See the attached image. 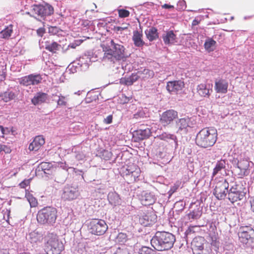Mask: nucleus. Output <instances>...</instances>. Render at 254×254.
<instances>
[{"mask_svg":"<svg viewBox=\"0 0 254 254\" xmlns=\"http://www.w3.org/2000/svg\"><path fill=\"white\" fill-rule=\"evenodd\" d=\"M17 172H18V171H16V172H15L14 173V176H16V175L17 174Z\"/></svg>","mask_w":254,"mask_h":254,"instance_id":"774afa93","label":"nucleus"},{"mask_svg":"<svg viewBox=\"0 0 254 254\" xmlns=\"http://www.w3.org/2000/svg\"><path fill=\"white\" fill-rule=\"evenodd\" d=\"M216 42L212 38L207 39L204 44L205 50L208 52H212L216 47Z\"/></svg>","mask_w":254,"mask_h":254,"instance_id":"bb28decb","label":"nucleus"},{"mask_svg":"<svg viewBox=\"0 0 254 254\" xmlns=\"http://www.w3.org/2000/svg\"><path fill=\"white\" fill-rule=\"evenodd\" d=\"M190 119L189 117L180 119L177 123L180 130L186 129L189 126V123Z\"/></svg>","mask_w":254,"mask_h":254,"instance_id":"2f4dec72","label":"nucleus"},{"mask_svg":"<svg viewBox=\"0 0 254 254\" xmlns=\"http://www.w3.org/2000/svg\"><path fill=\"white\" fill-rule=\"evenodd\" d=\"M251 209L253 212H254V200H253L251 203Z\"/></svg>","mask_w":254,"mask_h":254,"instance_id":"0e129e2a","label":"nucleus"},{"mask_svg":"<svg viewBox=\"0 0 254 254\" xmlns=\"http://www.w3.org/2000/svg\"><path fill=\"white\" fill-rule=\"evenodd\" d=\"M2 144H0V153L2 151Z\"/></svg>","mask_w":254,"mask_h":254,"instance_id":"69168bd1","label":"nucleus"},{"mask_svg":"<svg viewBox=\"0 0 254 254\" xmlns=\"http://www.w3.org/2000/svg\"><path fill=\"white\" fill-rule=\"evenodd\" d=\"M0 128L2 129L1 137L2 138L4 137L5 135L9 134L10 132V129L8 127H4L1 126V127H0Z\"/></svg>","mask_w":254,"mask_h":254,"instance_id":"603ef678","label":"nucleus"},{"mask_svg":"<svg viewBox=\"0 0 254 254\" xmlns=\"http://www.w3.org/2000/svg\"><path fill=\"white\" fill-rule=\"evenodd\" d=\"M200 215L199 212L193 210L189 213V217L191 219H196L200 217Z\"/></svg>","mask_w":254,"mask_h":254,"instance_id":"de8ad7c7","label":"nucleus"},{"mask_svg":"<svg viewBox=\"0 0 254 254\" xmlns=\"http://www.w3.org/2000/svg\"><path fill=\"white\" fill-rule=\"evenodd\" d=\"M0 127H1V125H0ZM2 130L1 128H0V137H1V134H2V130Z\"/></svg>","mask_w":254,"mask_h":254,"instance_id":"338daca9","label":"nucleus"},{"mask_svg":"<svg viewBox=\"0 0 254 254\" xmlns=\"http://www.w3.org/2000/svg\"><path fill=\"white\" fill-rule=\"evenodd\" d=\"M217 139V130L214 128L205 127L197 133L195 143L197 146L206 148L213 146Z\"/></svg>","mask_w":254,"mask_h":254,"instance_id":"f03ea898","label":"nucleus"},{"mask_svg":"<svg viewBox=\"0 0 254 254\" xmlns=\"http://www.w3.org/2000/svg\"><path fill=\"white\" fill-rule=\"evenodd\" d=\"M30 78L31 85H38L42 80V76L40 74H30Z\"/></svg>","mask_w":254,"mask_h":254,"instance_id":"c756f323","label":"nucleus"},{"mask_svg":"<svg viewBox=\"0 0 254 254\" xmlns=\"http://www.w3.org/2000/svg\"><path fill=\"white\" fill-rule=\"evenodd\" d=\"M89 227L93 234L99 236L104 234L108 228L104 220L96 219L90 222Z\"/></svg>","mask_w":254,"mask_h":254,"instance_id":"423d86ee","label":"nucleus"},{"mask_svg":"<svg viewBox=\"0 0 254 254\" xmlns=\"http://www.w3.org/2000/svg\"><path fill=\"white\" fill-rule=\"evenodd\" d=\"M67 104L66 97L62 94L59 96V99L57 101V105L59 106H65Z\"/></svg>","mask_w":254,"mask_h":254,"instance_id":"ea45409f","label":"nucleus"},{"mask_svg":"<svg viewBox=\"0 0 254 254\" xmlns=\"http://www.w3.org/2000/svg\"><path fill=\"white\" fill-rule=\"evenodd\" d=\"M30 239L31 243H37L41 241L42 236L37 233L32 232L30 234Z\"/></svg>","mask_w":254,"mask_h":254,"instance_id":"e433bc0d","label":"nucleus"},{"mask_svg":"<svg viewBox=\"0 0 254 254\" xmlns=\"http://www.w3.org/2000/svg\"><path fill=\"white\" fill-rule=\"evenodd\" d=\"M57 217V211L54 207H46L39 210L37 219L39 223L52 224L55 222Z\"/></svg>","mask_w":254,"mask_h":254,"instance_id":"39448f33","label":"nucleus"},{"mask_svg":"<svg viewBox=\"0 0 254 254\" xmlns=\"http://www.w3.org/2000/svg\"><path fill=\"white\" fill-rule=\"evenodd\" d=\"M154 251L150 248L147 247H142L139 249V254H154Z\"/></svg>","mask_w":254,"mask_h":254,"instance_id":"58836bf2","label":"nucleus"},{"mask_svg":"<svg viewBox=\"0 0 254 254\" xmlns=\"http://www.w3.org/2000/svg\"><path fill=\"white\" fill-rule=\"evenodd\" d=\"M40 166L44 172H45L46 170L49 171L53 168L52 164L49 162H42Z\"/></svg>","mask_w":254,"mask_h":254,"instance_id":"79ce46f5","label":"nucleus"},{"mask_svg":"<svg viewBox=\"0 0 254 254\" xmlns=\"http://www.w3.org/2000/svg\"><path fill=\"white\" fill-rule=\"evenodd\" d=\"M178 118L177 111L173 109H169L164 112L160 116V122L164 127L173 123Z\"/></svg>","mask_w":254,"mask_h":254,"instance_id":"6e6552de","label":"nucleus"},{"mask_svg":"<svg viewBox=\"0 0 254 254\" xmlns=\"http://www.w3.org/2000/svg\"><path fill=\"white\" fill-rule=\"evenodd\" d=\"M226 167V161L225 160H220L216 163L215 167L213 169L212 174V178L215 176L222 170L224 169Z\"/></svg>","mask_w":254,"mask_h":254,"instance_id":"393cba45","label":"nucleus"},{"mask_svg":"<svg viewBox=\"0 0 254 254\" xmlns=\"http://www.w3.org/2000/svg\"><path fill=\"white\" fill-rule=\"evenodd\" d=\"M0 97L2 100L5 102H9L15 97V95L12 91H5L0 95Z\"/></svg>","mask_w":254,"mask_h":254,"instance_id":"cd10ccee","label":"nucleus"},{"mask_svg":"<svg viewBox=\"0 0 254 254\" xmlns=\"http://www.w3.org/2000/svg\"><path fill=\"white\" fill-rule=\"evenodd\" d=\"M151 135V129L146 128L144 129H139L135 130L133 133V139L135 142H139L149 138Z\"/></svg>","mask_w":254,"mask_h":254,"instance_id":"ddd939ff","label":"nucleus"},{"mask_svg":"<svg viewBox=\"0 0 254 254\" xmlns=\"http://www.w3.org/2000/svg\"><path fill=\"white\" fill-rule=\"evenodd\" d=\"M31 179H25L19 184V186L20 188L24 189L26 187L29 186L31 183Z\"/></svg>","mask_w":254,"mask_h":254,"instance_id":"8fccbe9b","label":"nucleus"},{"mask_svg":"<svg viewBox=\"0 0 254 254\" xmlns=\"http://www.w3.org/2000/svg\"><path fill=\"white\" fill-rule=\"evenodd\" d=\"M13 25L12 24L7 26L4 30L0 32L1 36L2 38L8 39L13 32Z\"/></svg>","mask_w":254,"mask_h":254,"instance_id":"72a5a7b5","label":"nucleus"},{"mask_svg":"<svg viewBox=\"0 0 254 254\" xmlns=\"http://www.w3.org/2000/svg\"><path fill=\"white\" fill-rule=\"evenodd\" d=\"M61 30L56 26H51L49 28V33L52 35H57Z\"/></svg>","mask_w":254,"mask_h":254,"instance_id":"09e8293b","label":"nucleus"},{"mask_svg":"<svg viewBox=\"0 0 254 254\" xmlns=\"http://www.w3.org/2000/svg\"><path fill=\"white\" fill-rule=\"evenodd\" d=\"M80 43H81V42H79L78 44H74V43H72V44H70L68 46V47H70V48H72V49H74V48H75V47H76L77 46L79 45Z\"/></svg>","mask_w":254,"mask_h":254,"instance_id":"680f3d73","label":"nucleus"},{"mask_svg":"<svg viewBox=\"0 0 254 254\" xmlns=\"http://www.w3.org/2000/svg\"><path fill=\"white\" fill-rule=\"evenodd\" d=\"M113 117L112 115H109L104 119V122L106 124H110L112 122Z\"/></svg>","mask_w":254,"mask_h":254,"instance_id":"6e6d98bb","label":"nucleus"},{"mask_svg":"<svg viewBox=\"0 0 254 254\" xmlns=\"http://www.w3.org/2000/svg\"><path fill=\"white\" fill-rule=\"evenodd\" d=\"M210 85L206 83H200L197 86L196 92L202 97H209L211 94Z\"/></svg>","mask_w":254,"mask_h":254,"instance_id":"f3484780","label":"nucleus"},{"mask_svg":"<svg viewBox=\"0 0 254 254\" xmlns=\"http://www.w3.org/2000/svg\"><path fill=\"white\" fill-rule=\"evenodd\" d=\"M53 7L49 4L35 5L33 8V12L34 14L41 17L51 15L54 13Z\"/></svg>","mask_w":254,"mask_h":254,"instance_id":"9d476101","label":"nucleus"},{"mask_svg":"<svg viewBox=\"0 0 254 254\" xmlns=\"http://www.w3.org/2000/svg\"><path fill=\"white\" fill-rule=\"evenodd\" d=\"M155 202V197L150 193H146L142 199V203L144 205H150Z\"/></svg>","mask_w":254,"mask_h":254,"instance_id":"c85d7f7f","label":"nucleus"},{"mask_svg":"<svg viewBox=\"0 0 254 254\" xmlns=\"http://www.w3.org/2000/svg\"><path fill=\"white\" fill-rule=\"evenodd\" d=\"M25 197L29 202L31 207H36L37 205V199L27 190H26Z\"/></svg>","mask_w":254,"mask_h":254,"instance_id":"473e14b6","label":"nucleus"},{"mask_svg":"<svg viewBox=\"0 0 254 254\" xmlns=\"http://www.w3.org/2000/svg\"><path fill=\"white\" fill-rule=\"evenodd\" d=\"M193 253L194 254H209L210 250L207 247H204Z\"/></svg>","mask_w":254,"mask_h":254,"instance_id":"a18cd8bd","label":"nucleus"},{"mask_svg":"<svg viewBox=\"0 0 254 254\" xmlns=\"http://www.w3.org/2000/svg\"><path fill=\"white\" fill-rule=\"evenodd\" d=\"M160 138L161 139L167 140L169 139H174L176 138V136L173 134H167L166 133H162L161 135H160Z\"/></svg>","mask_w":254,"mask_h":254,"instance_id":"49530a36","label":"nucleus"},{"mask_svg":"<svg viewBox=\"0 0 254 254\" xmlns=\"http://www.w3.org/2000/svg\"><path fill=\"white\" fill-rule=\"evenodd\" d=\"M48 98V95L47 93L39 92L31 99V102L34 105H37L46 102Z\"/></svg>","mask_w":254,"mask_h":254,"instance_id":"6ab92c4d","label":"nucleus"},{"mask_svg":"<svg viewBox=\"0 0 254 254\" xmlns=\"http://www.w3.org/2000/svg\"><path fill=\"white\" fill-rule=\"evenodd\" d=\"M129 24H127V26H125V27L118 26V27H116L115 28V29L117 31H122L124 30L127 29L128 26H129Z\"/></svg>","mask_w":254,"mask_h":254,"instance_id":"4d7b16f0","label":"nucleus"},{"mask_svg":"<svg viewBox=\"0 0 254 254\" xmlns=\"http://www.w3.org/2000/svg\"><path fill=\"white\" fill-rule=\"evenodd\" d=\"M103 51L104 52L103 58L111 61H120L126 58L125 54V47L120 44L116 43L111 40L110 45L102 44Z\"/></svg>","mask_w":254,"mask_h":254,"instance_id":"7ed1b4c3","label":"nucleus"},{"mask_svg":"<svg viewBox=\"0 0 254 254\" xmlns=\"http://www.w3.org/2000/svg\"><path fill=\"white\" fill-rule=\"evenodd\" d=\"M141 170L135 164L129 162L126 167L122 168L121 174L128 182L132 183L138 181L140 179Z\"/></svg>","mask_w":254,"mask_h":254,"instance_id":"20e7f679","label":"nucleus"},{"mask_svg":"<svg viewBox=\"0 0 254 254\" xmlns=\"http://www.w3.org/2000/svg\"><path fill=\"white\" fill-rule=\"evenodd\" d=\"M126 237H127V236H126V234L121 233L118 235V236L117 237V239L118 240V241H120L119 240L122 238V239L125 240V241H126Z\"/></svg>","mask_w":254,"mask_h":254,"instance_id":"13d9d810","label":"nucleus"},{"mask_svg":"<svg viewBox=\"0 0 254 254\" xmlns=\"http://www.w3.org/2000/svg\"><path fill=\"white\" fill-rule=\"evenodd\" d=\"M205 240L203 238L199 237L194 238L191 242V246L193 252L204 247Z\"/></svg>","mask_w":254,"mask_h":254,"instance_id":"5701e85b","label":"nucleus"},{"mask_svg":"<svg viewBox=\"0 0 254 254\" xmlns=\"http://www.w3.org/2000/svg\"><path fill=\"white\" fill-rule=\"evenodd\" d=\"M49 248L48 254H60L64 250V246L62 242L56 237L50 238L47 241Z\"/></svg>","mask_w":254,"mask_h":254,"instance_id":"1a4fd4ad","label":"nucleus"},{"mask_svg":"<svg viewBox=\"0 0 254 254\" xmlns=\"http://www.w3.org/2000/svg\"><path fill=\"white\" fill-rule=\"evenodd\" d=\"M146 37L150 41H152L158 37L157 30L155 27H151L145 31Z\"/></svg>","mask_w":254,"mask_h":254,"instance_id":"a878e982","label":"nucleus"},{"mask_svg":"<svg viewBox=\"0 0 254 254\" xmlns=\"http://www.w3.org/2000/svg\"><path fill=\"white\" fill-rule=\"evenodd\" d=\"M45 33V29L44 27H41L37 30V35L40 37H42Z\"/></svg>","mask_w":254,"mask_h":254,"instance_id":"864d4df0","label":"nucleus"},{"mask_svg":"<svg viewBox=\"0 0 254 254\" xmlns=\"http://www.w3.org/2000/svg\"><path fill=\"white\" fill-rule=\"evenodd\" d=\"M245 196L244 193L236 189L231 188L228 192V198L232 203L242 200Z\"/></svg>","mask_w":254,"mask_h":254,"instance_id":"a211bd4d","label":"nucleus"},{"mask_svg":"<svg viewBox=\"0 0 254 254\" xmlns=\"http://www.w3.org/2000/svg\"><path fill=\"white\" fill-rule=\"evenodd\" d=\"M45 138L42 135L36 136L29 146V149L32 151H37L45 144Z\"/></svg>","mask_w":254,"mask_h":254,"instance_id":"dca6fc26","label":"nucleus"},{"mask_svg":"<svg viewBox=\"0 0 254 254\" xmlns=\"http://www.w3.org/2000/svg\"><path fill=\"white\" fill-rule=\"evenodd\" d=\"M2 151L5 153H10L11 151L10 148L6 145L2 144Z\"/></svg>","mask_w":254,"mask_h":254,"instance_id":"5fc2aeb1","label":"nucleus"},{"mask_svg":"<svg viewBox=\"0 0 254 254\" xmlns=\"http://www.w3.org/2000/svg\"><path fill=\"white\" fill-rule=\"evenodd\" d=\"M138 73L140 74H143V78L146 79L152 78L154 75V71L148 69H144L143 71H138Z\"/></svg>","mask_w":254,"mask_h":254,"instance_id":"c9c22d12","label":"nucleus"},{"mask_svg":"<svg viewBox=\"0 0 254 254\" xmlns=\"http://www.w3.org/2000/svg\"><path fill=\"white\" fill-rule=\"evenodd\" d=\"M175 240V237L172 234L158 231L151 240V244L157 251H167L173 247Z\"/></svg>","mask_w":254,"mask_h":254,"instance_id":"f257e3e1","label":"nucleus"},{"mask_svg":"<svg viewBox=\"0 0 254 254\" xmlns=\"http://www.w3.org/2000/svg\"><path fill=\"white\" fill-rule=\"evenodd\" d=\"M228 182L226 179H222L216 183L213 194L218 199H223L228 193Z\"/></svg>","mask_w":254,"mask_h":254,"instance_id":"0eeeda50","label":"nucleus"},{"mask_svg":"<svg viewBox=\"0 0 254 254\" xmlns=\"http://www.w3.org/2000/svg\"><path fill=\"white\" fill-rule=\"evenodd\" d=\"M162 38L166 45L173 44L177 42V36L172 30L166 32V34L163 35Z\"/></svg>","mask_w":254,"mask_h":254,"instance_id":"aec40b11","label":"nucleus"},{"mask_svg":"<svg viewBox=\"0 0 254 254\" xmlns=\"http://www.w3.org/2000/svg\"><path fill=\"white\" fill-rule=\"evenodd\" d=\"M239 172L237 175L239 178H243L245 176H247L250 174L249 169H238Z\"/></svg>","mask_w":254,"mask_h":254,"instance_id":"a19ab883","label":"nucleus"},{"mask_svg":"<svg viewBox=\"0 0 254 254\" xmlns=\"http://www.w3.org/2000/svg\"><path fill=\"white\" fill-rule=\"evenodd\" d=\"M78 190L77 187L67 185L64 189L62 194V198L64 200H72L78 196Z\"/></svg>","mask_w":254,"mask_h":254,"instance_id":"f8f14e48","label":"nucleus"},{"mask_svg":"<svg viewBox=\"0 0 254 254\" xmlns=\"http://www.w3.org/2000/svg\"><path fill=\"white\" fill-rule=\"evenodd\" d=\"M143 34L142 31L140 32L136 30L133 32L132 40L134 44L136 47H141L144 44L142 40Z\"/></svg>","mask_w":254,"mask_h":254,"instance_id":"4be33fe9","label":"nucleus"},{"mask_svg":"<svg viewBox=\"0 0 254 254\" xmlns=\"http://www.w3.org/2000/svg\"><path fill=\"white\" fill-rule=\"evenodd\" d=\"M5 78V73L3 71L0 70V81H3Z\"/></svg>","mask_w":254,"mask_h":254,"instance_id":"bf43d9fd","label":"nucleus"},{"mask_svg":"<svg viewBox=\"0 0 254 254\" xmlns=\"http://www.w3.org/2000/svg\"><path fill=\"white\" fill-rule=\"evenodd\" d=\"M114 254H129V253L125 246H122L119 248Z\"/></svg>","mask_w":254,"mask_h":254,"instance_id":"c03bdc74","label":"nucleus"},{"mask_svg":"<svg viewBox=\"0 0 254 254\" xmlns=\"http://www.w3.org/2000/svg\"><path fill=\"white\" fill-rule=\"evenodd\" d=\"M228 82L224 79H219L215 82L214 90L217 93L226 94L228 92Z\"/></svg>","mask_w":254,"mask_h":254,"instance_id":"4468645a","label":"nucleus"},{"mask_svg":"<svg viewBox=\"0 0 254 254\" xmlns=\"http://www.w3.org/2000/svg\"><path fill=\"white\" fill-rule=\"evenodd\" d=\"M119 16L120 18H126L129 16L130 12L128 10L125 9H120L118 10Z\"/></svg>","mask_w":254,"mask_h":254,"instance_id":"37998d69","label":"nucleus"},{"mask_svg":"<svg viewBox=\"0 0 254 254\" xmlns=\"http://www.w3.org/2000/svg\"><path fill=\"white\" fill-rule=\"evenodd\" d=\"M45 49L53 54L57 53L60 50L61 45L56 42L47 41L45 42Z\"/></svg>","mask_w":254,"mask_h":254,"instance_id":"412c9836","label":"nucleus"},{"mask_svg":"<svg viewBox=\"0 0 254 254\" xmlns=\"http://www.w3.org/2000/svg\"><path fill=\"white\" fill-rule=\"evenodd\" d=\"M108 199L110 203L114 205H117L119 204L120 199L119 195L116 193L112 192L108 195Z\"/></svg>","mask_w":254,"mask_h":254,"instance_id":"7c9ffc66","label":"nucleus"},{"mask_svg":"<svg viewBox=\"0 0 254 254\" xmlns=\"http://www.w3.org/2000/svg\"><path fill=\"white\" fill-rule=\"evenodd\" d=\"M180 187V184L179 183H176L172 187H171L169 193V195H171L172 194H173L174 192H175L177 190L179 189Z\"/></svg>","mask_w":254,"mask_h":254,"instance_id":"3c124183","label":"nucleus"},{"mask_svg":"<svg viewBox=\"0 0 254 254\" xmlns=\"http://www.w3.org/2000/svg\"><path fill=\"white\" fill-rule=\"evenodd\" d=\"M240 241L243 244H247L254 236V230L251 227L243 226L238 233Z\"/></svg>","mask_w":254,"mask_h":254,"instance_id":"9b49d317","label":"nucleus"},{"mask_svg":"<svg viewBox=\"0 0 254 254\" xmlns=\"http://www.w3.org/2000/svg\"><path fill=\"white\" fill-rule=\"evenodd\" d=\"M18 82L21 85L24 86H31L30 74L18 78Z\"/></svg>","mask_w":254,"mask_h":254,"instance_id":"f704fd0d","label":"nucleus"},{"mask_svg":"<svg viewBox=\"0 0 254 254\" xmlns=\"http://www.w3.org/2000/svg\"><path fill=\"white\" fill-rule=\"evenodd\" d=\"M162 8H166V9H170V8H173L174 6L172 5L168 4H164L162 5Z\"/></svg>","mask_w":254,"mask_h":254,"instance_id":"052dcab7","label":"nucleus"},{"mask_svg":"<svg viewBox=\"0 0 254 254\" xmlns=\"http://www.w3.org/2000/svg\"><path fill=\"white\" fill-rule=\"evenodd\" d=\"M199 23V22L196 20V19H194L192 21V25H197Z\"/></svg>","mask_w":254,"mask_h":254,"instance_id":"e2e57ef3","label":"nucleus"},{"mask_svg":"<svg viewBox=\"0 0 254 254\" xmlns=\"http://www.w3.org/2000/svg\"><path fill=\"white\" fill-rule=\"evenodd\" d=\"M138 73H132L129 77L122 79L121 82L126 85H131L139 79V76L138 75Z\"/></svg>","mask_w":254,"mask_h":254,"instance_id":"b1692460","label":"nucleus"},{"mask_svg":"<svg viewBox=\"0 0 254 254\" xmlns=\"http://www.w3.org/2000/svg\"><path fill=\"white\" fill-rule=\"evenodd\" d=\"M249 162L247 160L242 159L238 161L237 163V168L249 169Z\"/></svg>","mask_w":254,"mask_h":254,"instance_id":"4c0bfd02","label":"nucleus"},{"mask_svg":"<svg viewBox=\"0 0 254 254\" xmlns=\"http://www.w3.org/2000/svg\"><path fill=\"white\" fill-rule=\"evenodd\" d=\"M184 83L181 80L169 81L167 83L166 88L170 92L177 93L184 87Z\"/></svg>","mask_w":254,"mask_h":254,"instance_id":"2eb2a0df","label":"nucleus"}]
</instances>
